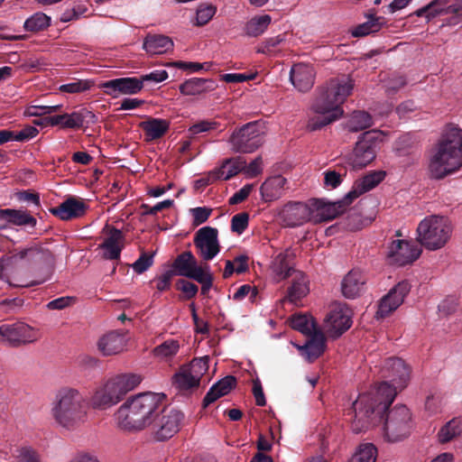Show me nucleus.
<instances>
[{"instance_id": "bb28decb", "label": "nucleus", "mask_w": 462, "mask_h": 462, "mask_svg": "<svg viewBox=\"0 0 462 462\" xmlns=\"http://www.w3.org/2000/svg\"><path fill=\"white\" fill-rule=\"evenodd\" d=\"M353 201L346 199V195L342 199L335 202H325L322 199H315L312 203L318 210L321 220L330 221L344 213L349 205Z\"/></svg>"}, {"instance_id": "e433bc0d", "label": "nucleus", "mask_w": 462, "mask_h": 462, "mask_svg": "<svg viewBox=\"0 0 462 462\" xmlns=\"http://www.w3.org/2000/svg\"><path fill=\"white\" fill-rule=\"evenodd\" d=\"M236 382L234 376L228 375L214 383L203 400L204 405L208 406L216 402L218 398L227 394L236 385Z\"/></svg>"}, {"instance_id": "dca6fc26", "label": "nucleus", "mask_w": 462, "mask_h": 462, "mask_svg": "<svg viewBox=\"0 0 462 462\" xmlns=\"http://www.w3.org/2000/svg\"><path fill=\"white\" fill-rule=\"evenodd\" d=\"M208 356L194 358L188 365H184L174 375V383L181 390L198 387L202 375L208 369Z\"/></svg>"}, {"instance_id": "39448f33", "label": "nucleus", "mask_w": 462, "mask_h": 462, "mask_svg": "<svg viewBox=\"0 0 462 462\" xmlns=\"http://www.w3.org/2000/svg\"><path fill=\"white\" fill-rule=\"evenodd\" d=\"M462 166V130L448 128L432 149L429 164L434 179H443Z\"/></svg>"}, {"instance_id": "4468645a", "label": "nucleus", "mask_w": 462, "mask_h": 462, "mask_svg": "<svg viewBox=\"0 0 462 462\" xmlns=\"http://www.w3.org/2000/svg\"><path fill=\"white\" fill-rule=\"evenodd\" d=\"M382 142V133L377 130H370L363 133L353 152L348 157V163L354 169H362L372 162L376 156V148Z\"/></svg>"}, {"instance_id": "49530a36", "label": "nucleus", "mask_w": 462, "mask_h": 462, "mask_svg": "<svg viewBox=\"0 0 462 462\" xmlns=\"http://www.w3.org/2000/svg\"><path fill=\"white\" fill-rule=\"evenodd\" d=\"M220 126V123L215 120H200L191 125L188 129V134L189 139L196 138L199 134L209 133L211 131L217 130Z\"/></svg>"}, {"instance_id": "6e6552de", "label": "nucleus", "mask_w": 462, "mask_h": 462, "mask_svg": "<svg viewBox=\"0 0 462 462\" xmlns=\"http://www.w3.org/2000/svg\"><path fill=\"white\" fill-rule=\"evenodd\" d=\"M171 267L179 276L196 281L201 285L200 289H211L213 274L207 263H199L190 251H184L178 254L172 262Z\"/></svg>"}, {"instance_id": "de8ad7c7", "label": "nucleus", "mask_w": 462, "mask_h": 462, "mask_svg": "<svg viewBox=\"0 0 462 462\" xmlns=\"http://www.w3.org/2000/svg\"><path fill=\"white\" fill-rule=\"evenodd\" d=\"M416 149L415 140L410 134L401 136L394 144V152L401 157L413 155Z\"/></svg>"}, {"instance_id": "0eeeda50", "label": "nucleus", "mask_w": 462, "mask_h": 462, "mask_svg": "<svg viewBox=\"0 0 462 462\" xmlns=\"http://www.w3.org/2000/svg\"><path fill=\"white\" fill-rule=\"evenodd\" d=\"M417 233L419 243L426 249L435 251L448 243L452 227L448 218L432 215L420 222Z\"/></svg>"}, {"instance_id": "6ab92c4d", "label": "nucleus", "mask_w": 462, "mask_h": 462, "mask_svg": "<svg viewBox=\"0 0 462 462\" xmlns=\"http://www.w3.org/2000/svg\"><path fill=\"white\" fill-rule=\"evenodd\" d=\"M100 88L106 95L113 97L134 95L143 89V81L138 78H118L103 82Z\"/></svg>"}, {"instance_id": "f3484780", "label": "nucleus", "mask_w": 462, "mask_h": 462, "mask_svg": "<svg viewBox=\"0 0 462 462\" xmlns=\"http://www.w3.org/2000/svg\"><path fill=\"white\" fill-rule=\"evenodd\" d=\"M217 236V229L211 226L199 228L194 236L193 243L198 254L205 262L212 260L220 251Z\"/></svg>"}, {"instance_id": "e2e57ef3", "label": "nucleus", "mask_w": 462, "mask_h": 462, "mask_svg": "<svg viewBox=\"0 0 462 462\" xmlns=\"http://www.w3.org/2000/svg\"><path fill=\"white\" fill-rule=\"evenodd\" d=\"M38 134L39 131L36 127L28 125L18 133L14 132L13 139L17 142H26L35 137Z\"/></svg>"}, {"instance_id": "cd10ccee", "label": "nucleus", "mask_w": 462, "mask_h": 462, "mask_svg": "<svg viewBox=\"0 0 462 462\" xmlns=\"http://www.w3.org/2000/svg\"><path fill=\"white\" fill-rule=\"evenodd\" d=\"M385 173L383 171H373L365 177L356 180L351 190L346 193V199L348 201H354L362 194L373 189L376 187L383 179Z\"/></svg>"}, {"instance_id": "c85d7f7f", "label": "nucleus", "mask_w": 462, "mask_h": 462, "mask_svg": "<svg viewBox=\"0 0 462 462\" xmlns=\"http://www.w3.org/2000/svg\"><path fill=\"white\" fill-rule=\"evenodd\" d=\"M291 344L298 348L301 355L310 362L318 358L325 350L326 337L322 331H316L310 335V338L304 346H300L296 343Z\"/></svg>"}, {"instance_id": "3c124183", "label": "nucleus", "mask_w": 462, "mask_h": 462, "mask_svg": "<svg viewBox=\"0 0 462 462\" xmlns=\"http://www.w3.org/2000/svg\"><path fill=\"white\" fill-rule=\"evenodd\" d=\"M13 456L16 462H40L39 455L28 446L16 448Z\"/></svg>"}, {"instance_id": "6e6d98bb", "label": "nucleus", "mask_w": 462, "mask_h": 462, "mask_svg": "<svg viewBox=\"0 0 462 462\" xmlns=\"http://www.w3.org/2000/svg\"><path fill=\"white\" fill-rule=\"evenodd\" d=\"M249 215L242 212L235 215L231 219V230L241 235L248 226Z\"/></svg>"}, {"instance_id": "5701e85b", "label": "nucleus", "mask_w": 462, "mask_h": 462, "mask_svg": "<svg viewBox=\"0 0 462 462\" xmlns=\"http://www.w3.org/2000/svg\"><path fill=\"white\" fill-rule=\"evenodd\" d=\"M126 332L112 330L101 336L97 341V349L103 356H112L123 352L127 345Z\"/></svg>"}, {"instance_id": "7c9ffc66", "label": "nucleus", "mask_w": 462, "mask_h": 462, "mask_svg": "<svg viewBox=\"0 0 462 462\" xmlns=\"http://www.w3.org/2000/svg\"><path fill=\"white\" fill-rule=\"evenodd\" d=\"M245 163V160L241 156L226 159L219 168L212 171V177L215 180H230L243 171Z\"/></svg>"}, {"instance_id": "7ed1b4c3", "label": "nucleus", "mask_w": 462, "mask_h": 462, "mask_svg": "<svg viewBox=\"0 0 462 462\" xmlns=\"http://www.w3.org/2000/svg\"><path fill=\"white\" fill-rule=\"evenodd\" d=\"M165 394L143 393L128 398L116 411L117 425L125 430L139 431L152 422L164 405Z\"/></svg>"}, {"instance_id": "37998d69", "label": "nucleus", "mask_w": 462, "mask_h": 462, "mask_svg": "<svg viewBox=\"0 0 462 462\" xmlns=\"http://www.w3.org/2000/svg\"><path fill=\"white\" fill-rule=\"evenodd\" d=\"M373 125L372 116L365 111H356L348 121L347 127L350 132L363 131Z\"/></svg>"}, {"instance_id": "412c9836", "label": "nucleus", "mask_w": 462, "mask_h": 462, "mask_svg": "<svg viewBox=\"0 0 462 462\" xmlns=\"http://www.w3.org/2000/svg\"><path fill=\"white\" fill-rule=\"evenodd\" d=\"M88 208L83 199L70 196L58 207L51 208L50 212L60 219L68 221L85 216Z\"/></svg>"}, {"instance_id": "f704fd0d", "label": "nucleus", "mask_w": 462, "mask_h": 462, "mask_svg": "<svg viewBox=\"0 0 462 462\" xmlns=\"http://www.w3.org/2000/svg\"><path fill=\"white\" fill-rule=\"evenodd\" d=\"M147 53L152 55L162 54L173 48L172 40L162 34H148L143 44Z\"/></svg>"}, {"instance_id": "a878e982", "label": "nucleus", "mask_w": 462, "mask_h": 462, "mask_svg": "<svg viewBox=\"0 0 462 462\" xmlns=\"http://www.w3.org/2000/svg\"><path fill=\"white\" fill-rule=\"evenodd\" d=\"M0 221L4 222L0 228L7 225L35 227L37 219L25 209L0 208Z\"/></svg>"}, {"instance_id": "aec40b11", "label": "nucleus", "mask_w": 462, "mask_h": 462, "mask_svg": "<svg viewBox=\"0 0 462 462\" xmlns=\"http://www.w3.org/2000/svg\"><path fill=\"white\" fill-rule=\"evenodd\" d=\"M296 254L293 249L287 248L279 253L270 265V275L275 282H280L289 278L294 270Z\"/></svg>"}, {"instance_id": "09e8293b", "label": "nucleus", "mask_w": 462, "mask_h": 462, "mask_svg": "<svg viewBox=\"0 0 462 462\" xmlns=\"http://www.w3.org/2000/svg\"><path fill=\"white\" fill-rule=\"evenodd\" d=\"M217 7L211 4H202L197 9L195 25H206L215 15Z\"/></svg>"}, {"instance_id": "f8f14e48", "label": "nucleus", "mask_w": 462, "mask_h": 462, "mask_svg": "<svg viewBox=\"0 0 462 462\" xmlns=\"http://www.w3.org/2000/svg\"><path fill=\"white\" fill-rule=\"evenodd\" d=\"M232 150L239 153H251L263 143V125L250 122L236 129L229 138Z\"/></svg>"}, {"instance_id": "603ef678", "label": "nucleus", "mask_w": 462, "mask_h": 462, "mask_svg": "<svg viewBox=\"0 0 462 462\" xmlns=\"http://www.w3.org/2000/svg\"><path fill=\"white\" fill-rule=\"evenodd\" d=\"M344 172L337 171L336 170L328 169L324 174V186L326 188L336 189L337 188L343 181V177L346 176V171L343 170Z\"/></svg>"}, {"instance_id": "58836bf2", "label": "nucleus", "mask_w": 462, "mask_h": 462, "mask_svg": "<svg viewBox=\"0 0 462 462\" xmlns=\"http://www.w3.org/2000/svg\"><path fill=\"white\" fill-rule=\"evenodd\" d=\"M462 433V419L454 418L440 428L438 439L440 443H448Z\"/></svg>"}, {"instance_id": "052dcab7", "label": "nucleus", "mask_w": 462, "mask_h": 462, "mask_svg": "<svg viewBox=\"0 0 462 462\" xmlns=\"http://www.w3.org/2000/svg\"><path fill=\"white\" fill-rule=\"evenodd\" d=\"M76 302V298L73 296H64L53 300H51L47 304V308L49 310H63L67 307L74 305Z\"/></svg>"}, {"instance_id": "2eb2a0df", "label": "nucleus", "mask_w": 462, "mask_h": 462, "mask_svg": "<svg viewBox=\"0 0 462 462\" xmlns=\"http://www.w3.org/2000/svg\"><path fill=\"white\" fill-rule=\"evenodd\" d=\"M41 337L39 329L23 322L0 326V343L6 346L32 344L38 341Z\"/></svg>"}, {"instance_id": "393cba45", "label": "nucleus", "mask_w": 462, "mask_h": 462, "mask_svg": "<svg viewBox=\"0 0 462 462\" xmlns=\"http://www.w3.org/2000/svg\"><path fill=\"white\" fill-rule=\"evenodd\" d=\"M103 230L107 235V237L100 245V247L106 250L105 257L109 260L119 259L123 249V245L121 244H123L125 240L122 231L108 225H106Z\"/></svg>"}, {"instance_id": "4c0bfd02", "label": "nucleus", "mask_w": 462, "mask_h": 462, "mask_svg": "<svg viewBox=\"0 0 462 462\" xmlns=\"http://www.w3.org/2000/svg\"><path fill=\"white\" fill-rule=\"evenodd\" d=\"M291 326L300 333L310 336L316 331H321L313 317L306 314L294 315L291 319Z\"/></svg>"}, {"instance_id": "f03ea898", "label": "nucleus", "mask_w": 462, "mask_h": 462, "mask_svg": "<svg viewBox=\"0 0 462 462\" xmlns=\"http://www.w3.org/2000/svg\"><path fill=\"white\" fill-rule=\"evenodd\" d=\"M354 88L353 80L346 76L329 79L322 87L315 98L312 109L318 116L308 122L310 131L320 130L322 127L340 118L343 115L341 105L351 94Z\"/></svg>"}, {"instance_id": "13d9d810", "label": "nucleus", "mask_w": 462, "mask_h": 462, "mask_svg": "<svg viewBox=\"0 0 462 462\" xmlns=\"http://www.w3.org/2000/svg\"><path fill=\"white\" fill-rule=\"evenodd\" d=\"M190 213L193 217L192 225L198 226L205 223L212 213V208L207 207H197L190 209Z\"/></svg>"}, {"instance_id": "2f4dec72", "label": "nucleus", "mask_w": 462, "mask_h": 462, "mask_svg": "<svg viewBox=\"0 0 462 462\" xmlns=\"http://www.w3.org/2000/svg\"><path fill=\"white\" fill-rule=\"evenodd\" d=\"M404 297V291H389L379 301L375 319H379L390 315L402 303Z\"/></svg>"}, {"instance_id": "c03bdc74", "label": "nucleus", "mask_w": 462, "mask_h": 462, "mask_svg": "<svg viewBox=\"0 0 462 462\" xmlns=\"http://www.w3.org/2000/svg\"><path fill=\"white\" fill-rule=\"evenodd\" d=\"M51 18L43 13H36L24 22V29L27 32H36L43 31L50 26Z\"/></svg>"}, {"instance_id": "9b49d317", "label": "nucleus", "mask_w": 462, "mask_h": 462, "mask_svg": "<svg viewBox=\"0 0 462 462\" xmlns=\"http://www.w3.org/2000/svg\"><path fill=\"white\" fill-rule=\"evenodd\" d=\"M184 414L173 408L162 407L149 425L151 438L157 442L171 439L180 430Z\"/></svg>"}, {"instance_id": "338daca9", "label": "nucleus", "mask_w": 462, "mask_h": 462, "mask_svg": "<svg viewBox=\"0 0 462 462\" xmlns=\"http://www.w3.org/2000/svg\"><path fill=\"white\" fill-rule=\"evenodd\" d=\"M64 128L79 129L83 127L82 117L79 111L71 114H65Z\"/></svg>"}, {"instance_id": "c9c22d12", "label": "nucleus", "mask_w": 462, "mask_h": 462, "mask_svg": "<svg viewBox=\"0 0 462 462\" xmlns=\"http://www.w3.org/2000/svg\"><path fill=\"white\" fill-rule=\"evenodd\" d=\"M217 85L212 79H205L199 78H192L180 86V91L183 95L196 96L205 92L212 91Z\"/></svg>"}, {"instance_id": "ddd939ff", "label": "nucleus", "mask_w": 462, "mask_h": 462, "mask_svg": "<svg viewBox=\"0 0 462 462\" xmlns=\"http://www.w3.org/2000/svg\"><path fill=\"white\" fill-rule=\"evenodd\" d=\"M353 324V312L341 302H333L322 323V332L329 338L337 339L347 331Z\"/></svg>"}, {"instance_id": "c756f323", "label": "nucleus", "mask_w": 462, "mask_h": 462, "mask_svg": "<svg viewBox=\"0 0 462 462\" xmlns=\"http://www.w3.org/2000/svg\"><path fill=\"white\" fill-rule=\"evenodd\" d=\"M450 1L451 0H432L425 6L416 10L414 14L419 17H425L427 21L430 22L437 16L455 13L453 4L449 5Z\"/></svg>"}, {"instance_id": "473e14b6", "label": "nucleus", "mask_w": 462, "mask_h": 462, "mask_svg": "<svg viewBox=\"0 0 462 462\" xmlns=\"http://www.w3.org/2000/svg\"><path fill=\"white\" fill-rule=\"evenodd\" d=\"M139 126L144 132L147 141H153L162 138L170 129V121L162 118L149 117L146 121L140 123Z\"/></svg>"}, {"instance_id": "bf43d9fd", "label": "nucleus", "mask_w": 462, "mask_h": 462, "mask_svg": "<svg viewBox=\"0 0 462 462\" xmlns=\"http://www.w3.org/2000/svg\"><path fill=\"white\" fill-rule=\"evenodd\" d=\"M152 254L143 253L139 258L132 264V267L135 273H143L152 266Z\"/></svg>"}, {"instance_id": "72a5a7b5", "label": "nucleus", "mask_w": 462, "mask_h": 462, "mask_svg": "<svg viewBox=\"0 0 462 462\" xmlns=\"http://www.w3.org/2000/svg\"><path fill=\"white\" fill-rule=\"evenodd\" d=\"M286 182V179L281 175L267 179L260 188L262 199L265 202L280 199L283 193Z\"/></svg>"}, {"instance_id": "774afa93", "label": "nucleus", "mask_w": 462, "mask_h": 462, "mask_svg": "<svg viewBox=\"0 0 462 462\" xmlns=\"http://www.w3.org/2000/svg\"><path fill=\"white\" fill-rule=\"evenodd\" d=\"M70 460L72 462H99L97 456L90 451H79Z\"/></svg>"}, {"instance_id": "79ce46f5", "label": "nucleus", "mask_w": 462, "mask_h": 462, "mask_svg": "<svg viewBox=\"0 0 462 462\" xmlns=\"http://www.w3.org/2000/svg\"><path fill=\"white\" fill-rule=\"evenodd\" d=\"M377 448L373 443L360 444L349 462H375Z\"/></svg>"}, {"instance_id": "0e129e2a", "label": "nucleus", "mask_w": 462, "mask_h": 462, "mask_svg": "<svg viewBox=\"0 0 462 462\" xmlns=\"http://www.w3.org/2000/svg\"><path fill=\"white\" fill-rule=\"evenodd\" d=\"M254 184H246L241 189L236 191L232 197L229 198L228 203L230 205H236L245 201L250 195Z\"/></svg>"}, {"instance_id": "5fc2aeb1", "label": "nucleus", "mask_w": 462, "mask_h": 462, "mask_svg": "<svg viewBox=\"0 0 462 462\" xmlns=\"http://www.w3.org/2000/svg\"><path fill=\"white\" fill-rule=\"evenodd\" d=\"M92 84L88 80H77L60 86L59 90L66 93H81L91 88Z\"/></svg>"}, {"instance_id": "680f3d73", "label": "nucleus", "mask_w": 462, "mask_h": 462, "mask_svg": "<svg viewBox=\"0 0 462 462\" xmlns=\"http://www.w3.org/2000/svg\"><path fill=\"white\" fill-rule=\"evenodd\" d=\"M262 165H263V159L261 156H257L248 165H246V162L245 163V168H243V171L247 176L254 178L262 172V171H263Z\"/></svg>"}, {"instance_id": "864d4df0", "label": "nucleus", "mask_w": 462, "mask_h": 462, "mask_svg": "<svg viewBox=\"0 0 462 462\" xmlns=\"http://www.w3.org/2000/svg\"><path fill=\"white\" fill-rule=\"evenodd\" d=\"M291 285L287 289H308L310 285L309 278L306 274L299 270H293L289 278Z\"/></svg>"}, {"instance_id": "f257e3e1", "label": "nucleus", "mask_w": 462, "mask_h": 462, "mask_svg": "<svg viewBox=\"0 0 462 462\" xmlns=\"http://www.w3.org/2000/svg\"><path fill=\"white\" fill-rule=\"evenodd\" d=\"M385 369L393 384L382 383L374 390L360 394L353 403L352 429L356 433L375 425L393 402L397 390L408 383L410 371L403 360L390 358L385 363Z\"/></svg>"}, {"instance_id": "4d7b16f0", "label": "nucleus", "mask_w": 462, "mask_h": 462, "mask_svg": "<svg viewBox=\"0 0 462 462\" xmlns=\"http://www.w3.org/2000/svg\"><path fill=\"white\" fill-rule=\"evenodd\" d=\"M284 39V35L282 34L266 39L263 46L258 50V52L268 55L274 54L276 52V47L281 44Z\"/></svg>"}, {"instance_id": "b1692460", "label": "nucleus", "mask_w": 462, "mask_h": 462, "mask_svg": "<svg viewBox=\"0 0 462 462\" xmlns=\"http://www.w3.org/2000/svg\"><path fill=\"white\" fill-rule=\"evenodd\" d=\"M316 71L312 65L306 63L294 64L290 71V80L300 92H308L314 85Z\"/></svg>"}, {"instance_id": "1a4fd4ad", "label": "nucleus", "mask_w": 462, "mask_h": 462, "mask_svg": "<svg viewBox=\"0 0 462 462\" xmlns=\"http://www.w3.org/2000/svg\"><path fill=\"white\" fill-rule=\"evenodd\" d=\"M11 259L14 261L26 260L32 265L33 271L39 269L42 273L41 277L32 279L25 284L21 285V287H32L46 282L50 278L54 263L52 253L49 249L39 245H33L20 250L15 253Z\"/></svg>"}, {"instance_id": "4be33fe9", "label": "nucleus", "mask_w": 462, "mask_h": 462, "mask_svg": "<svg viewBox=\"0 0 462 462\" xmlns=\"http://www.w3.org/2000/svg\"><path fill=\"white\" fill-rule=\"evenodd\" d=\"M312 210L304 202H289L282 209L280 215L286 226L294 227L310 219Z\"/></svg>"}, {"instance_id": "a211bd4d", "label": "nucleus", "mask_w": 462, "mask_h": 462, "mask_svg": "<svg viewBox=\"0 0 462 462\" xmlns=\"http://www.w3.org/2000/svg\"><path fill=\"white\" fill-rule=\"evenodd\" d=\"M421 254L420 247L413 242L393 240L389 246L387 259L390 263L400 266L406 265L417 260Z\"/></svg>"}, {"instance_id": "a19ab883", "label": "nucleus", "mask_w": 462, "mask_h": 462, "mask_svg": "<svg viewBox=\"0 0 462 462\" xmlns=\"http://www.w3.org/2000/svg\"><path fill=\"white\" fill-rule=\"evenodd\" d=\"M271 21L272 18L269 14H263L252 18L247 22L245 25L246 35L251 37H257L263 34L268 28Z\"/></svg>"}, {"instance_id": "ea45409f", "label": "nucleus", "mask_w": 462, "mask_h": 462, "mask_svg": "<svg viewBox=\"0 0 462 462\" xmlns=\"http://www.w3.org/2000/svg\"><path fill=\"white\" fill-rule=\"evenodd\" d=\"M180 350V343L176 339H168L157 346L152 353L161 361H169L174 357Z\"/></svg>"}, {"instance_id": "69168bd1", "label": "nucleus", "mask_w": 462, "mask_h": 462, "mask_svg": "<svg viewBox=\"0 0 462 462\" xmlns=\"http://www.w3.org/2000/svg\"><path fill=\"white\" fill-rule=\"evenodd\" d=\"M174 201L172 199H166L163 201H161L154 205L153 207H151L147 204H143L142 208L143 209L144 215H156L158 212L169 208L173 205Z\"/></svg>"}, {"instance_id": "423d86ee", "label": "nucleus", "mask_w": 462, "mask_h": 462, "mask_svg": "<svg viewBox=\"0 0 462 462\" xmlns=\"http://www.w3.org/2000/svg\"><path fill=\"white\" fill-rule=\"evenodd\" d=\"M142 382L136 374H120L104 380L94 391L90 402L94 409L107 410L117 403Z\"/></svg>"}, {"instance_id": "20e7f679", "label": "nucleus", "mask_w": 462, "mask_h": 462, "mask_svg": "<svg viewBox=\"0 0 462 462\" xmlns=\"http://www.w3.org/2000/svg\"><path fill=\"white\" fill-rule=\"evenodd\" d=\"M50 416L56 428L72 431L87 420L88 403L77 388L63 386L58 389L51 403Z\"/></svg>"}, {"instance_id": "a18cd8bd", "label": "nucleus", "mask_w": 462, "mask_h": 462, "mask_svg": "<svg viewBox=\"0 0 462 462\" xmlns=\"http://www.w3.org/2000/svg\"><path fill=\"white\" fill-rule=\"evenodd\" d=\"M383 17H371L367 22L357 25L353 31L354 37H364L380 31L383 25Z\"/></svg>"}, {"instance_id": "9d476101", "label": "nucleus", "mask_w": 462, "mask_h": 462, "mask_svg": "<svg viewBox=\"0 0 462 462\" xmlns=\"http://www.w3.org/2000/svg\"><path fill=\"white\" fill-rule=\"evenodd\" d=\"M412 428L410 410L405 405H397L386 415L383 426V436L388 442H399L410 436Z\"/></svg>"}, {"instance_id": "8fccbe9b", "label": "nucleus", "mask_w": 462, "mask_h": 462, "mask_svg": "<svg viewBox=\"0 0 462 462\" xmlns=\"http://www.w3.org/2000/svg\"><path fill=\"white\" fill-rule=\"evenodd\" d=\"M365 283V277L359 271L351 270L342 280L341 289H354L355 287L362 286Z\"/></svg>"}]
</instances>
